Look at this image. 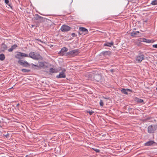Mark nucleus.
I'll list each match as a JSON object with an SVG mask.
<instances>
[{"label":"nucleus","mask_w":157,"mask_h":157,"mask_svg":"<svg viewBox=\"0 0 157 157\" xmlns=\"http://www.w3.org/2000/svg\"><path fill=\"white\" fill-rule=\"evenodd\" d=\"M102 76L99 74L90 73L88 75V78L93 81L101 82L102 80Z\"/></svg>","instance_id":"f257e3e1"},{"label":"nucleus","mask_w":157,"mask_h":157,"mask_svg":"<svg viewBox=\"0 0 157 157\" xmlns=\"http://www.w3.org/2000/svg\"><path fill=\"white\" fill-rule=\"evenodd\" d=\"M45 63H47L45 62H39L38 65L34 64L33 63H31V65L32 69L34 70H38L41 68L45 69L47 68L48 66L46 65Z\"/></svg>","instance_id":"f03ea898"},{"label":"nucleus","mask_w":157,"mask_h":157,"mask_svg":"<svg viewBox=\"0 0 157 157\" xmlns=\"http://www.w3.org/2000/svg\"><path fill=\"white\" fill-rule=\"evenodd\" d=\"M29 56V57L34 60H42L43 59V57L39 54H37L33 52H30Z\"/></svg>","instance_id":"7ed1b4c3"},{"label":"nucleus","mask_w":157,"mask_h":157,"mask_svg":"<svg viewBox=\"0 0 157 157\" xmlns=\"http://www.w3.org/2000/svg\"><path fill=\"white\" fill-rule=\"evenodd\" d=\"M79 53L78 49H74L67 52L66 53V56L69 57H73L77 56Z\"/></svg>","instance_id":"20e7f679"},{"label":"nucleus","mask_w":157,"mask_h":157,"mask_svg":"<svg viewBox=\"0 0 157 157\" xmlns=\"http://www.w3.org/2000/svg\"><path fill=\"white\" fill-rule=\"evenodd\" d=\"M138 55L136 56V60L138 62L140 63L144 59V56L142 52L139 51Z\"/></svg>","instance_id":"39448f33"},{"label":"nucleus","mask_w":157,"mask_h":157,"mask_svg":"<svg viewBox=\"0 0 157 157\" xmlns=\"http://www.w3.org/2000/svg\"><path fill=\"white\" fill-rule=\"evenodd\" d=\"M157 129V125L155 124L151 125L148 127V132L149 133H153Z\"/></svg>","instance_id":"423d86ee"},{"label":"nucleus","mask_w":157,"mask_h":157,"mask_svg":"<svg viewBox=\"0 0 157 157\" xmlns=\"http://www.w3.org/2000/svg\"><path fill=\"white\" fill-rule=\"evenodd\" d=\"M88 33L87 29L83 27H80L79 28V31L78 33L79 35H84L85 34H87Z\"/></svg>","instance_id":"0eeeda50"},{"label":"nucleus","mask_w":157,"mask_h":157,"mask_svg":"<svg viewBox=\"0 0 157 157\" xmlns=\"http://www.w3.org/2000/svg\"><path fill=\"white\" fill-rule=\"evenodd\" d=\"M17 62L19 64L23 67H29L30 65V64L27 61H24L23 62L22 60L21 59H19L18 61Z\"/></svg>","instance_id":"6e6552de"},{"label":"nucleus","mask_w":157,"mask_h":157,"mask_svg":"<svg viewBox=\"0 0 157 157\" xmlns=\"http://www.w3.org/2000/svg\"><path fill=\"white\" fill-rule=\"evenodd\" d=\"M43 17H41L38 14H36L33 18L34 21H37L38 23H41L43 21Z\"/></svg>","instance_id":"1a4fd4ad"},{"label":"nucleus","mask_w":157,"mask_h":157,"mask_svg":"<svg viewBox=\"0 0 157 157\" xmlns=\"http://www.w3.org/2000/svg\"><path fill=\"white\" fill-rule=\"evenodd\" d=\"M71 27L66 25H63L60 28V30L63 32H67L71 30Z\"/></svg>","instance_id":"9d476101"},{"label":"nucleus","mask_w":157,"mask_h":157,"mask_svg":"<svg viewBox=\"0 0 157 157\" xmlns=\"http://www.w3.org/2000/svg\"><path fill=\"white\" fill-rule=\"evenodd\" d=\"M112 52L110 51H103L100 53V56H102L104 57L110 56L111 55Z\"/></svg>","instance_id":"9b49d317"},{"label":"nucleus","mask_w":157,"mask_h":157,"mask_svg":"<svg viewBox=\"0 0 157 157\" xmlns=\"http://www.w3.org/2000/svg\"><path fill=\"white\" fill-rule=\"evenodd\" d=\"M66 70L65 69H63L61 72L59 73V75H57L56 76V78H65L66 77V75L64 73V72L66 71Z\"/></svg>","instance_id":"f8f14e48"},{"label":"nucleus","mask_w":157,"mask_h":157,"mask_svg":"<svg viewBox=\"0 0 157 157\" xmlns=\"http://www.w3.org/2000/svg\"><path fill=\"white\" fill-rule=\"evenodd\" d=\"M130 34L131 36L133 37H139L140 36V32L139 31H133Z\"/></svg>","instance_id":"ddd939ff"},{"label":"nucleus","mask_w":157,"mask_h":157,"mask_svg":"<svg viewBox=\"0 0 157 157\" xmlns=\"http://www.w3.org/2000/svg\"><path fill=\"white\" fill-rule=\"evenodd\" d=\"M8 48L7 46L4 43H2L1 46V48L0 52H3L6 50Z\"/></svg>","instance_id":"4468645a"},{"label":"nucleus","mask_w":157,"mask_h":157,"mask_svg":"<svg viewBox=\"0 0 157 157\" xmlns=\"http://www.w3.org/2000/svg\"><path fill=\"white\" fill-rule=\"evenodd\" d=\"M156 143L154 140H150L144 144V145L146 146H152Z\"/></svg>","instance_id":"2eb2a0df"},{"label":"nucleus","mask_w":157,"mask_h":157,"mask_svg":"<svg viewBox=\"0 0 157 157\" xmlns=\"http://www.w3.org/2000/svg\"><path fill=\"white\" fill-rule=\"evenodd\" d=\"M128 91L131 92H132V91L131 90L129 89L122 88L121 90V91L122 93L125 94H128Z\"/></svg>","instance_id":"dca6fc26"},{"label":"nucleus","mask_w":157,"mask_h":157,"mask_svg":"<svg viewBox=\"0 0 157 157\" xmlns=\"http://www.w3.org/2000/svg\"><path fill=\"white\" fill-rule=\"evenodd\" d=\"M68 50V48H67L63 47L61 49V51L59 52V53L63 56L64 55V53L67 52Z\"/></svg>","instance_id":"f3484780"},{"label":"nucleus","mask_w":157,"mask_h":157,"mask_svg":"<svg viewBox=\"0 0 157 157\" xmlns=\"http://www.w3.org/2000/svg\"><path fill=\"white\" fill-rule=\"evenodd\" d=\"M113 44L114 42L112 41H111L110 42H106L104 44L103 46L111 47L112 45H113Z\"/></svg>","instance_id":"a211bd4d"},{"label":"nucleus","mask_w":157,"mask_h":157,"mask_svg":"<svg viewBox=\"0 0 157 157\" xmlns=\"http://www.w3.org/2000/svg\"><path fill=\"white\" fill-rule=\"evenodd\" d=\"M17 47V45L16 44H14L13 45H12L11 48L8 49V51L9 52H12L14 49H15Z\"/></svg>","instance_id":"6ab92c4d"},{"label":"nucleus","mask_w":157,"mask_h":157,"mask_svg":"<svg viewBox=\"0 0 157 157\" xmlns=\"http://www.w3.org/2000/svg\"><path fill=\"white\" fill-rule=\"evenodd\" d=\"M58 71L57 69L51 68L50 69L49 72L52 73H56Z\"/></svg>","instance_id":"aec40b11"},{"label":"nucleus","mask_w":157,"mask_h":157,"mask_svg":"<svg viewBox=\"0 0 157 157\" xmlns=\"http://www.w3.org/2000/svg\"><path fill=\"white\" fill-rule=\"evenodd\" d=\"M21 52H18L17 54L15 55V57L16 58L21 59H20L21 58Z\"/></svg>","instance_id":"412c9836"},{"label":"nucleus","mask_w":157,"mask_h":157,"mask_svg":"<svg viewBox=\"0 0 157 157\" xmlns=\"http://www.w3.org/2000/svg\"><path fill=\"white\" fill-rule=\"evenodd\" d=\"M144 40V42L148 43H153L154 42L153 40H148L146 38H145Z\"/></svg>","instance_id":"4be33fe9"},{"label":"nucleus","mask_w":157,"mask_h":157,"mask_svg":"<svg viewBox=\"0 0 157 157\" xmlns=\"http://www.w3.org/2000/svg\"><path fill=\"white\" fill-rule=\"evenodd\" d=\"M136 101L138 103H142L144 102V101L143 100L140 98H136Z\"/></svg>","instance_id":"5701e85b"},{"label":"nucleus","mask_w":157,"mask_h":157,"mask_svg":"<svg viewBox=\"0 0 157 157\" xmlns=\"http://www.w3.org/2000/svg\"><path fill=\"white\" fill-rule=\"evenodd\" d=\"M5 55L3 54H1L0 55V60L1 61L4 60L5 59Z\"/></svg>","instance_id":"b1692460"},{"label":"nucleus","mask_w":157,"mask_h":157,"mask_svg":"<svg viewBox=\"0 0 157 157\" xmlns=\"http://www.w3.org/2000/svg\"><path fill=\"white\" fill-rule=\"evenodd\" d=\"M21 71L22 72L25 73L29 72L30 71V70L25 69H22Z\"/></svg>","instance_id":"393cba45"},{"label":"nucleus","mask_w":157,"mask_h":157,"mask_svg":"<svg viewBox=\"0 0 157 157\" xmlns=\"http://www.w3.org/2000/svg\"><path fill=\"white\" fill-rule=\"evenodd\" d=\"M151 4L152 5H157V0H154L153 1L151 2Z\"/></svg>","instance_id":"a878e982"},{"label":"nucleus","mask_w":157,"mask_h":157,"mask_svg":"<svg viewBox=\"0 0 157 157\" xmlns=\"http://www.w3.org/2000/svg\"><path fill=\"white\" fill-rule=\"evenodd\" d=\"M21 57H29V55L27 54L21 52Z\"/></svg>","instance_id":"bb28decb"},{"label":"nucleus","mask_w":157,"mask_h":157,"mask_svg":"<svg viewBox=\"0 0 157 157\" xmlns=\"http://www.w3.org/2000/svg\"><path fill=\"white\" fill-rule=\"evenodd\" d=\"M86 112L89 113L90 115H92L94 113V112L92 110L87 111Z\"/></svg>","instance_id":"cd10ccee"},{"label":"nucleus","mask_w":157,"mask_h":157,"mask_svg":"<svg viewBox=\"0 0 157 157\" xmlns=\"http://www.w3.org/2000/svg\"><path fill=\"white\" fill-rule=\"evenodd\" d=\"M144 38H140L138 39V40L140 42H144Z\"/></svg>","instance_id":"c85d7f7f"},{"label":"nucleus","mask_w":157,"mask_h":157,"mask_svg":"<svg viewBox=\"0 0 157 157\" xmlns=\"http://www.w3.org/2000/svg\"><path fill=\"white\" fill-rule=\"evenodd\" d=\"M99 104L100 106H103L104 105V103L102 100L101 99L100 100Z\"/></svg>","instance_id":"c756f323"},{"label":"nucleus","mask_w":157,"mask_h":157,"mask_svg":"<svg viewBox=\"0 0 157 157\" xmlns=\"http://www.w3.org/2000/svg\"><path fill=\"white\" fill-rule=\"evenodd\" d=\"M92 149L94 150V151H95L97 153H99L100 151L99 149H97L96 148H92Z\"/></svg>","instance_id":"7c9ffc66"},{"label":"nucleus","mask_w":157,"mask_h":157,"mask_svg":"<svg viewBox=\"0 0 157 157\" xmlns=\"http://www.w3.org/2000/svg\"><path fill=\"white\" fill-rule=\"evenodd\" d=\"M3 136L5 137H6L7 138H8L10 134L8 133H7L6 134H3Z\"/></svg>","instance_id":"2f4dec72"},{"label":"nucleus","mask_w":157,"mask_h":157,"mask_svg":"<svg viewBox=\"0 0 157 157\" xmlns=\"http://www.w3.org/2000/svg\"><path fill=\"white\" fill-rule=\"evenodd\" d=\"M73 37H75L77 36V35L75 33H72L71 34Z\"/></svg>","instance_id":"473e14b6"},{"label":"nucleus","mask_w":157,"mask_h":157,"mask_svg":"<svg viewBox=\"0 0 157 157\" xmlns=\"http://www.w3.org/2000/svg\"><path fill=\"white\" fill-rule=\"evenodd\" d=\"M5 1V2L6 4H8L9 3V0H4Z\"/></svg>","instance_id":"72a5a7b5"},{"label":"nucleus","mask_w":157,"mask_h":157,"mask_svg":"<svg viewBox=\"0 0 157 157\" xmlns=\"http://www.w3.org/2000/svg\"><path fill=\"white\" fill-rule=\"evenodd\" d=\"M152 47L153 48H157V44L153 45Z\"/></svg>","instance_id":"f704fd0d"},{"label":"nucleus","mask_w":157,"mask_h":157,"mask_svg":"<svg viewBox=\"0 0 157 157\" xmlns=\"http://www.w3.org/2000/svg\"><path fill=\"white\" fill-rule=\"evenodd\" d=\"M8 5V6L10 7L12 9V5L10 4H7Z\"/></svg>","instance_id":"c9c22d12"},{"label":"nucleus","mask_w":157,"mask_h":157,"mask_svg":"<svg viewBox=\"0 0 157 157\" xmlns=\"http://www.w3.org/2000/svg\"><path fill=\"white\" fill-rule=\"evenodd\" d=\"M36 40H37L38 41H39L40 42H41V43H44V42H43V41H41L40 40H39V39H36Z\"/></svg>","instance_id":"e433bc0d"},{"label":"nucleus","mask_w":157,"mask_h":157,"mask_svg":"<svg viewBox=\"0 0 157 157\" xmlns=\"http://www.w3.org/2000/svg\"><path fill=\"white\" fill-rule=\"evenodd\" d=\"M148 21V20L147 19H146V20H144L143 22H147Z\"/></svg>","instance_id":"4c0bfd02"},{"label":"nucleus","mask_w":157,"mask_h":157,"mask_svg":"<svg viewBox=\"0 0 157 157\" xmlns=\"http://www.w3.org/2000/svg\"><path fill=\"white\" fill-rule=\"evenodd\" d=\"M110 71L112 72L113 73L114 71V70L113 69H111L110 70Z\"/></svg>","instance_id":"58836bf2"},{"label":"nucleus","mask_w":157,"mask_h":157,"mask_svg":"<svg viewBox=\"0 0 157 157\" xmlns=\"http://www.w3.org/2000/svg\"><path fill=\"white\" fill-rule=\"evenodd\" d=\"M20 104L19 103H18L16 105V106H19V105Z\"/></svg>","instance_id":"ea45409f"},{"label":"nucleus","mask_w":157,"mask_h":157,"mask_svg":"<svg viewBox=\"0 0 157 157\" xmlns=\"http://www.w3.org/2000/svg\"><path fill=\"white\" fill-rule=\"evenodd\" d=\"M104 98L105 99H109V98L105 97Z\"/></svg>","instance_id":"a19ab883"},{"label":"nucleus","mask_w":157,"mask_h":157,"mask_svg":"<svg viewBox=\"0 0 157 157\" xmlns=\"http://www.w3.org/2000/svg\"><path fill=\"white\" fill-rule=\"evenodd\" d=\"M132 108H128L129 112L130 111V109H132Z\"/></svg>","instance_id":"79ce46f5"},{"label":"nucleus","mask_w":157,"mask_h":157,"mask_svg":"<svg viewBox=\"0 0 157 157\" xmlns=\"http://www.w3.org/2000/svg\"><path fill=\"white\" fill-rule=\"evenodd\" d=\"M32 27H34V25H32Z\"/></svg>","instance_id":"37998d69"}]
</instances>
